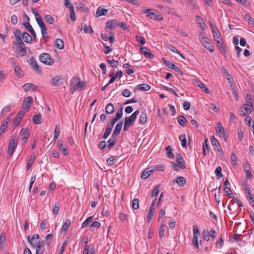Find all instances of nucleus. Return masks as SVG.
Segmentation results:
<instances>
[{
    "mask_svg": "<svg viewBox=\"0 0 254 254\" xmlns=\"http://www.w3.org/2000/svg\"><path fill=\"white\" fill-rule=\"evenodd\" d=\"M212 31L213 33V38L216 41H217V40L222 39L221 38V34L218 28H216L212 29Z\"/></svg>",
    "mask_w": 254,
    "mask_h": 254,
    "instance_id": "25",
    "label": "nucleus"
},
{
    "mask_svg": "<svg viewBox=\"0 0 254 254\" xmlns=\"http://www.w3.org/2000/svg\"><path fill=\"white\" fill-rule=\"evenodd\" d=\"M176 162L178 165L179 166V168L182 169H184L186 168L185 161L180 154H177L176 155Z\"/></svg>",
    "mask_w": 254,
    "mask_h": 254,
    "instance_id": "15",
    "label": "nucleus"
},
{
    "mask_svg": "<svg viewBox=\"0 0 254 254\" xmlns=\"http://www.w3.org/2000/svg\"><path fill=\"white\" fill-rule=\"evenodd\" d=\"M117 141V138L116 136L112 137L111 138L108 140L107 143V147L109 149H111L113 147L114 145L115 144Z\"/></svg>",
    "mask_w": 254,
    "mask_h": 254,
    "instance_id": "38",
    "label": "nucleus"
},
{
    "mask_svg": "<svg viewBox=\"0 0 254 254\" xmlns=\"http://www.w3.org/2000/svg\"><path fill=\"white\" fill-rule=\"evenodd\" d=\"M215 130L219 137L223 138L225 141H227L228 136L226 134L225 129L220 122L216 124Z\"/></svg>",
    "mask_w": 254,
    "mask_h": 254,
    "instance_id": "7",
    "label": "nucleus"
},
{
    "mask_svg": "<svg viewBox=\"0 0 254 254\" xmlns=\"http://www.w3.org/2000/svg\"><path fill=\"white\" fill-rule=\"evenodd\" d=\"M55 46L56 47L59 49H63L64 48V41L61 39H57L55 42Z\"/></svg>",
    "mask_w": 254,
    "mask_h": 254,
    "instance_id": "35",
    "label": "nucleus"
},
{
    "mask_svg": "<svg viewBox=\"0 0 254 254\" xmlns=\"http://www.w3.org/2000/svg\"><path fill=\"white\" fill-rule=\"evenodd\" d=\"M41 115L40 114L35 115L33 117V122L36 125H39L41 123Z\"/></svg>",
    "mask_w": 254,
    "mask_h": 254,
    "instance_id": "42",
    "label": "nucleus"
},
{
    "mask_svg": "<svg viewBox=\"0 0 254 254\" xmlns=\"http://www.w3.org/2000/svg\"><path fill=\"white\" fill-rule=\"evenodd\" d=\"M58 142L59 148L60 150L64 155H67L68 154V151L66 148V147L64 145L63 141L59 140Z\"/></svg>",
    "mask_w": 254,
    "mask_h": 254,
    "instance_id": "23",
    "label": "nucleus"
},
{
    "mask_svg": "<svg viewBox=\"0 0 254 254\" xmlns=\"http://www.w3.org/2000/svg\"><path fill=\"white\" fill-rule=\"evenodd\" d=\"M6 236L3 233L0 235V247L3 248L5 245Z\"/></svg>",
    "mask_w": 254,
    "mask_h": 254,
    "instance_id": "48",
    "label": "nucleus"
},
{
    "mask_svg": "<svg viewBox=\"0 0 254 254\" xmlns=\"http://www.w3.org/2000/svg\"><path fill=\"white\" fill-rule=\"evenodd\" d=\"M62 82L61 76L57 75L54 77L51 81V84L55 86L60 85Z\"/></svg>",
    "mask_w": 254,
    "mask_h": 254,
    "instance_id": "21",
    "label": "nucleus"
},
{
    "mask_svg": "<svg viewBox=\"0 0 254 254\" xmlns=\"http://www.w3.org/2000/svg\"><path fill=\"white\" fill-rule=\"evenodd\" d=\"M33 99L31 96L26 97L22 103V107L23 109L28 111L33 103Z\"/></svg>",
    "mask_w": 254,
    "mask_h": 254,
    "instance_id": "10",
    "label": "nucleus"
},
{
    "mask_svg": "<svg viewBox=\"0 0 254 254\" xmlns=\"http://www.w3.org/2000/svg\"><path fill=\"white\" fill-rule=\"evenodd\" d=\"M106 112L108 114H111L114 112V106L112 103H109L106 107Z\"/></svg>",
    "mask_w": 254,
    "mask_h": 254,
    "instance_id": "40",
    "label": "nucleus"
},
{
    "mask_svg": "<svg viewBox=\"0 0 254 254\" xmlns=\"http://www.w3.org/2000/svg\"><path fill=\"white\" fill-rule=\"evenodd\" d=\"M101 226V223L98 221H94L93 222L92 224L90 226V231H94V228H96L97 229H98Z\"/></svg>",
    "mask_w": 254,
    "mask_h": 254,
    "instance_id": "54",
    "label": "nucleus"
},
{
    "mask_svg": "<svg viewBox=\"0 0 254 254\" xmlns=\"http://www.w3.org/2000/svg\"><path fill=\"white\" fill-rule=\"evenodd\" d=\"M140 52L144 55V56L149 59H153L154 55L150 52V51L146 47H141L139 49Z\"/></svg>",
    "mask_w": 254,
    "mask_h": 254,
    "instance_id": "16",
    "label": "nucleus"
},
{
    "mask_svg": "<svg viewBox=\"0 0 254 254\" xmlns=\"http://www.w3.org/2000/svg\"><path fill=\"white\" fill-rule=\"evenodd\" d=\"M36 156L35 155H31L30 159H29L26 166L27 170H29L34 162Z\"/></svg>",
    "mask_w": 254,
    "mask_h": 254,
    "instance_id": "45",
    "label": "nucleus"
},
{
    "mask_svg": "<svg viewBox=\"0 0 254 254\" xmlns=\"http://www.w3.org/2000/svg\"><path fill=\"white\" fill-rule=\"evenodd\" d=\"M223 239L222 237L219 238L218 240L216 242L215 247L217 249H221L223 246Z\"/></svg>",
    "mask_w": 254,
    "mask_h": 254,
    "instance_id": "60",
    "label": "nucleus"
},
{
    "mask_svg": "<svg viewBox=\"0 0 254 254\" xmlns=\"http://www.w3.org/2000/svg\"><path fill=\"white\" fill-rule=\"evenodd\" d=\"M159 186H157L154 190H153L151 193V197H155V198H157V197L158 195L159 192Z\"/></svg>",
    "mask_w": 254,
    "mask_h": 254,
    "instance_id": "63",
    "label": "nucleus"
},
{
    "mask_svg": "<svg viewBox=\"0 0 254 254\" xmlns=\"http://www.w3.org/2000/svg\"><path fill=\"white\" fill-rule=\"evenodd\" d=\"M123 107L121 106L118 110L117 112L116 113V116L115 117L118 121L123 116Z\"/></svg>",
    "mask_w": 254,
    "mask_h": 254,
    "instance_id": "58",
    "label": "nucleus"
},
{
    "mask_svg": "<svg viewBox=\"0 0 254 254\" xmlns=\"http://www.w3.org/2000/svg\"><path fill=\"white\" fill-rule=\"evenodd\" d=\"M217 45L221 52V53H222L223 55H225L226 53V48L224 45V44L223 43V40L222 39H221V40H217Z\"/></svg>",
    "mask_w": 254,
    "mask_h": 254,
    "instance_id": "24",
    "label": "nucleus"
},
{
    "mask_svg": "<svg viewBox=\"0 0 254 254\" xmlns=\"http://www.w3.org/2000/svg\"><path fill=\"white\" fill-rule=\"evenodd\" d=\"M123 107L121 106L118 110L117 112L116 113V116L115 117L118 121L123 116Z\"/></svg>",
    "mask_w": 254,
    "mask_h": 254,
    "instance_id": "59",
    "label": "nucleus"
},
{
    "mask_svg": "<svg viewBox=\"0 0 254 254\" xmlns=\"http://www.w3.org/2000/svg\"><path fill=\"white\" fill-rule=\"evenodd\" d=\"M123 124V122L121 121L116 125L115 128L113 132L112 133V137L116 136L120 133L122 128Z\"/></svg>",
    "mask_w": 254,
    "mask_h": 254,
    "instance_id": "19",
    "label": "nucleus"
},
{
    "mask_svg": "<svg viewBox=\"0 0 254 254\" xmlns=\"http://www.w3.org/2000/svg\"><path fill=\"white\" fill-rule=\"evenodd\" d=\"M39 60L42 63L49 65H53L55 62L54 60L51 58V55L46 53H42L40 55Z\"/></svg>",
    "mask_w": 254,
    "mask_h": 254,
    "instance_id": "5",
    "label": "nucleus"
},
{
    "mask_svg": "<svg viewBox=\"0 0 254 254\" xmlns=\"http://www.w3.org/2000/svg\"><path fill=\"white\" fill-rule=\"evenodd\" d=\"M232 203V204L236 203L238 207H241L243 206V203L240 200L235 197H234L232 199V200L230 202V203Z\"/></svg>",
    "mask_w": 254,
    "mask_h": 254,
    "instance_id": "64",
    "label": "nucleus"
},
{
    "mask_svg": "<svg viewBox=\"0 0 254 254\" xmlns=\"http://www.w3.org/2000/svg\"><path fill=\"white\" fill-rule=\"evenodd\" d=\"M152 169L153 170V172L155 171H164L165 169V166L163 164H158L154 166L151 167Z\"/></svg>",
    "mask_w": 254,
    "mask_h": 254,
    "instance_id": "56",
    "label": "nucleus"
},
{
    "mask_svg": "<svg viewBox=\"0 0 254 254\" xmlns=\"http://www.w3.org/2000/svg\"><path fill=\"white\" fill-rule=\"evenodd\" d=\"M118 26V21L116 20H112L106 22V27L110 29H115Z\"/></svg>",
    "mask_w": 254,
    "mask_h": 254,
    "instance_id": "20",
    "label": "nucleus"
},
{
    "mask_svg": "<svg viewBox=\"0 0 254 254\" xmlns=\"http://www.w3.org/2000/svg\"><path fill=\"white\" fill-rule=\"evenodd\" d=\"M23 88L26 92L30 90L35 91L37 89V86L32 83H26L23 85Z\"/></svg>",
    "mask_w": 254,
    "mask_h": 254,
    "instance_id": "18",
    "label": "nucleus"
},
{
    "mask_svg": "<svg viewBox=\"0 0 254 254\" xmlns=\"http://www.w3.org/2000/svg\"><path fill=\"white\" fill-rule=\"evenodd\" d=\"M41 32L43 40L45 42V43H46L48 41L49 38V36L47 31V27H45L44 28H41Z\"/></svg>",
    "mask_w": 254,
    "mask_h": 254,
    "instance_id": "36",
    "label": "nucleus"
},
{
    "mask_svg": "<svg viewBox=\"0 0 254 254\" xmlns=\"http://www.w3.org/2000/svg\"><path fill=\"white\" fill-rule=\"evenodd\" d=\"M29 61H30V64L33 69H34L35 70H36L37 71L40 70V67H39V65H38V64L36 62V61L34 59V58L33 57H31L30 58Z\"/></svg>",
    "mask_w": 254,
    "mask_h": 254,
    "instance_id": "28",
    "label": "nucleus"
},
{
    "mask_svg": "<svg viewBox=\"0 0 254 254\" xmlns=\"http://www.w3.org/2000/svg\"><path fill=\"white\" fill-rule=\"evenodd\" d=\"M60 204L58 202H55L53 205L52 208V213L55 215H57L59 214L60 211Z\"/></svg>",
    "mask_w": 254,
    "mask_h": 254,
    "instance_id": "32",
    "label": "nucleus"
},
{
    "mask_svg": "<svg viewBox=\"0 0 254 254\" xmlns=\"http://www.w3.org/2000/svg\"><path fill=\"white\" fill-rule=\"evenodd\" d=\"M142 11L146 13V16L150 19L158 20H162L163 19L161 14L154 9L142 8Z\"/></svg>",
    "mask_w": 254,
    "mask_h": 254,
    "instance_id": "4",
    "label": "nucleus"
},
{
    "mask_svg": "<svg viewBox=\"0 0 254 254\" xmlns=\"http://www.w3.org/2000/svg\"><path fill=\"white\" fill-rule=\"evenodd\" d=\"M22 37L26 43H30L32 41V37L26 32L23 33Z\"/></svg>",
    "mask_w": 254,
    "mask_h": 254,
    "instance_id": "31",
    "label": "nucleus"
},
{
    "mask_svg": "<svg viewBox=\"0 0 254 254\" xmlns=\"http://www.w3.org/2000/svg\"><path fill=\"white\" fill-rule=\"evenodd\" d=\"M24 115H25V111H19L16 115V116L13 121V126H15V127H17V126H18L21 119L24 116Z\"/></svg>",
    "mask_w": 254,
    "mask_h": 254,
    "instance_id": "13",
    "label": "nucleus"
},
{
    "mask_svg": "<svg viewBox=\"0 0 254 254\" xmlns=\"http://www.w3.org/2000/svg\"><path fill=\"white\" fill-rule=\"evenodd\" d=\"M113 127L111 126L110 125H109V124H108L107 125V127H106L105 131V132L103 134V137L104 139H106L109 136V135H110V134L111 132Z\"/></svg>",
    "mask_w": 254,
    "mask_h": 254,
    "instance_id": "37",
    "label": "nucleus"
},
{
    "mask_svg": "<svg viewBox=\"0 0 254 254\" xmlns=\"http://www.w3.org/2000/svg\"><path fill=\"white\" fill-rule=\"evenodd\" d=\"M178 123L183 127H185V123L187 122V119L183 116H179L177 118Z\"/></svg>",
    "mask_w": 254,
    "mask_h": 254,
    "instance_id": "44",
    "label": "nucleus"
},
{
    "mask_svg": "<svg viewBox=\"0 0 254 254\" xmlns=\"http://www.w3.org/2000/svg\"><path fill=\"white\" fill-rule=\"evenodd\" d=\"M155 213V208L150 207L149 209V212L147 215V221L148 222H150L152 216L154 215Z\"/></svg>",
    "mask_w": 254,
    "mask_h": 254,
    "instance_id": "51",
    "label": "nucleus"
},
{
    "mask_svg": "<svg viewBox=\"0 0 254 254\" xmlns=\"http://www.w3.org/2000/svg\"><path fill=\"white\" fill-rule=\"evenodd\" d=\"M253 105L252 104H244L243 106L241 108V116L245 117L247 114H249L252 112Z\"/></svg>",
    "mask_w": 254,
    "mask_h": 254,
    "instance_id": "9",
    "label": "nucleus"
},
{
    "mask_svg": "<svg viewBox=\"0 0 254 254\" xmlns=\"http://www.w3.org/2000/svg\"><path fill=\"white\" fill-rule=\"evenodd\" d=\"M139 113V111L136 110L130 117H128V126L135 120L136 116Z\"/></svg>",
    "mask_w": 254,
    "mask_h": 254,
    "instance_id": "30",
    "label": "nucleus"
},
{
    "mask_svg": "<svg viewBox=\"0 0 254 254\" xmlns=\"http://www.w3.org/2000/svg\"><path fill=\"white\" fill-rule=\"evenodd\" d=\"M152 172H153V170L152 169L151 167L147 168L143 171L140 177L142 179H145L147 178Z\"/></svg>",
    "mask_w": 254,
    "mask_h": 254,
    "instance_id": "22",
    "label": "nucleus"
},
{
    "mask_svg": "<svg viewBox=\"0 0 254 254\" xmlns=\"http://www.w3.org/2000/svg\"><path fill=\"white\" fill-rule=\"evenodd\" d=\"M17 51L16 54L20 57H22L26 55V49L24 48H17Z\"/></svg>",
    "mask_w": 254,
    "mask_h": 254,
    "instance_id": "43",
    "label": "nucleus"
},
{
    "mask_svg": "<svg viewBox=\"0 0 254 254\" xmlns=\"http://www.w3.org/2000/svg\"><path fill=\"white\" fill-rule=\"evenodd\" d=\"M174 183H176L177 184L181 187H183L186 184V180L183 177H178Z\"/></svg>",
    "mask_w": 254,
    "mask_h": 254,
    "instance_id": "29",
    "label": "nucleus"
},
{
    "mask_svg": "<svg viewBox=\"0 0 254 254\" xmlns=\"http://www.w3.org/2000/svg\"><path fill=\"white\" fill-rule=\"evenodd\" d=\"M93 216H90L87 219H86L82 224L81 228H84L88 226V225L93 220Z\"/></svg>",
    "mask_w": 254,
    "mask_h": 254,
    "instance_id": "50",
    "label": "nucleus"
},
{
    "mask_svg": "<svg viewBox=\"0 0 254 254\" xmlns=\"http://www.w3.org/2000/svg\"><path fill=\"white\" fill-rule=\"evenodd\" d=\"M21 143L22 145H23L25 143L27 138L29 137L30 133L28 131V129H27V128H26V129L22 128L21 130Z\"/></svg>",
    "mask_w": 254,
    "mask_h": 254,
    "instance_id": "14",
    "label": "nucleus"
},
{
    "mask_svg": "<svg viewBox=\"0 0 254 254\" xmlns=\"http://www.w3.org/2000/svg\"><path fill=\"white\" fill-rule=\"evenodd\" d=\"M108 10L105 8L99 7L96 12V15L97 17L101 16L102 15H105L107 13Z\"/></svg>",
    "mask_w": 254,
    "mask_h": 254,
    "instance_id": "34",
    "label": "nucleus"
},
{
    "mask_svg": "<svg viewBox=\"0 0 254 254\" xmlns=\"http://www.w3.org/2000/svg\"><path fill=\"white\" fill-rule=\"evenodd\" d=\"M193 84L195 85H197L206 93H209V89L207 88L205 85L203 84L201 81L196 79L193 81Z\"/></svg>",
    "mask_w": 254,
    "mask_h": 254,
    "instance_id": "17",
    "label": "nucleus"
},
{
    "mask_svg": "<svg viewBox=\"0 0 254 254\" xmlns=\"http://www.w3.org/2000/svg\"><path fill=\"white\" fill-rule=\"evenodd\" d=\"M84 85V82L80 80V78L78 76H74L72 78L71 81L70 91L72 92H73L74 90L80 91L82 90Z\"/></svg>",
    "mask_w": 254,
    "mask_h": 254,
    "instance_id": "2",
    "label": "nucleus"
},
{
    "mask_svg": "<svg viewBox=\"0 0 254 254\" xmlns=\"http://www.w3.org/2000/svg\"><path fill=\"white\" fill-rule=\"evenodd\" d=\"M121 205L123 210H120L119 212V219L121 222H124L127 220V215L124 212L123 204L121 203Z\"/></svg>",
    "mask_w": 254,
    "mask_h": 254,
    "instance_id": "26",
    "label": "nucleus"
},
{
    "mask_svg": "<svg viewBox=\"0 0 254 254\" xmlns=\"http://www.w3.org/2000/svg\"><path fill=\"white\" fill-rule=\"evenodd\" d=\"M132 207L134 210H137L139 208V200L137 198H135L132 202Z\"/></svg>",
    "mask_w": 254,
    "mask_h": 254,
    "instance_id": "62",
    "label": "nucleus"
},
{
    "mask_svg": "<svg viewBox=\"0 0 254 254\" xmlns=\"http://www.w3.org/2000/svg\"><path fill=\"white\" fill-rule=\"evenodd\" d=\"M243 168L246 174V178L252 179L253 178V174L251 170V165L248 161H246L243 165Z\"/></svg>",
    "mask_w": 254,
    "mask_h": 254,
    "instance_id": "11",
    "label": "nucleus"
},
{
    "mask_svg": "<svg viewBox=\"0 0 254 254\" xmlns=\"http://www.w3.org/2000/svg\"><path fill=\"white\" fill-rule=\"evenodd\" d=\"M211 141L214 150L216 151L217 154L222 156L223 152L218 140L214 136H212L211 137Z\"/></svg>",
    "mask_w": 254,
    "mask_h": 254,
    "instance_id": "6",
    "label": "nucleus"
},
{
    "mask_svg": "<svg viewBox=\"0 0 254 254\" xmlns=\"http://www.w3.org/2000/svg\"><path fill=\"white\" fill-rule=\"evenodd\" d=\"M147 121V116L145 113L142 112L139 116V123L141 124H144Z\"/></svg>",
    "mask_w": 254,
    "mask_h": 254,
    "instance_id": "41",
    "label": "nucleus"
},
{
    "mask_svg": "<svg viewBox=\"0 0 254 254\" xmlns=\"http://www.w3.org/2000/svg\"><path fill=\"white\" fill-rule=\"evenodd\" d=\"M27 241L29 242V243L31 245L32 247L34 245V243L33 242V240L35 239H37V241H38L39 239V235L37 234H34L32 238H30L29 236H28L27 237Z\"/></svg>",
    "mask_w": 254,
    "mask_h": 254,
    "instance_id": "33",
    "label": "nucleus"
},
{
    "mask_svg": "<svg viewBox=\"0 0 254 254\" xmlns=\"http://www.w3.org/2000/svg\"><path fill=\"white\" fill-rule=\"evenodd\" d=\"M164 63L168 67L174 69L175 71L179 73L182 75L183 74V72L181 69L177 66L175 65L174 64L171 63L170 61L165 60L164 61Z\"/></svg>",
    "mask_w": 254,
    "mask_h": 254,
    "instance_id": "12",
    "label": "nucleus"
},
{
    "mask_svg": "<svg viewBox=\"0 0 254 254\" xmlns=\"http://www.w3.org/2000/svg\"><path fill=\"white\" fill-rule=\"evenodd\" d=\"M165 227L166 225L163 223L161 224V225L160 226L158 232L159 236L160 238H162L164 236Z\"/></svg>",
    "mask_w": 254,
    "mask_h": 254,
    "instance_id": "47",
    "label": "nucleus"
},
{
    "mask_svg": "<svg viewBox=\"0 0 254 254\" xmlns=\"http://www.w3.org/2000/svg\"><path fill=\"white\" fill-rule=\"evenodd\" d=\"M70 220L69 219H66L64 223H63V224L62 225V231L66 232L68 230L69 227L70 226Z\"/></svg>",
    "mask_w": 254,
    "mask_h": 254,
    "instance_id": "39",
    "label": "nucleus"
},
{
    "mask_svg": "<svg viewBox=\"0 0 254 254\" xmlns=\"http://www.w3.org/2000/svg\"><path fill=\"white\" fill-rule=\"evenodd\" d=\"M150 89V86L149 85L146 84H140L135 88L134 91L135 89H137L141 91H149Z\"/></svg>",
    "mask_w": 254,
    "mask_h": 254,
    "instance_id": "27",
    "label": "nucleus"
},
{
    "mask_svg": "<svg viewBox=\"0 0 254 254\" xmlns=\"http://www.w3.org/2000/svg\"><path fill=\"white\" fill-rule=\"evenodd\" d=\"M179 139L182 142V146L184 147H187L186 136L185 133L182 134L179 136Z\"/></svg>",
    "mask_w": 254,
    "mask_h": 254,
    "instance_id": "46",
    "label": "nucleus"
},
{
    "mask_svg": "<svg viewBox=\"0 0 254 254\" xmlns=\"http://www.w3.org/2000/svg\"><path fill=\"white\" fill-rule=\"evenodd\" d=\"M18 139L19 138L16 134H13L11 136L7 149L8 158H10L13 155L14 150L17 145Z\"/></svg>",
    "mask_w": 254,
    "mask_h": 254,
    "instance_id": "1",
    "label": "nucleus"
},
{
    "mask_svg": "<svg viewBox=\"0 0 254 254\" xmlns=\"http://www.w3.org/2000/svg\"><path fill=\"white\" fill-rule=\"evenodd\" d=\"M202 234H203V238L205 240H206L207 241H208L209 240H210V233H209V231L208 230H203Z\"/></svg>",
    "mask_w": 254,
    "mask_h": 254,
    "instance_id": "61",
    "label": "nucleus"
},
{
    "mask_svg": "<svg viewBox=\"0 0 254 254\" xmlns=\"http://www.w3.org/2000/svg\"><path fill=\"white\" fill-rule=\"evenodd\" d=\"M60 133V125H57L55 127V128L54 130V140L55 141L58 138L59 134Z\"/></svg>",
    "mask_w": 254,
    "mask_h": 254,
    "instance_id": "52",
    "label": "nucleus"
},
{
    "mask_svg": "<svg viewBox=\"0 0 254 254\" xmlns=\"http://www.w3.org/2000/svg\"><path fill=\"white\" fill-rule=\"evenodd\" d=\"M33 248H36V254H43L45 250V243L43 241H35L34 245L32 246Z\"/></svg>",
    "mask_w": 254,
    "mask_h": 254,
    "instance_id": "8",
    "label": "nucleus"
},
{
    "mask_svg": "<svg viewBox=\"0 0 254 254\" xmlns=\"http://www.w3.org/2000/svg\"><path fill=\"white\" fill-rule=\"evenodd\" d=\"M107 62L112 67H117L119 65V62L118 61L115 60L107 59Z\"/></svg>",
    "mask_w": 254,
    "mask_h": 254,
    "instance_id": "57",
    "label": "nucleus"
},
{
    "mask_svg": "<svg viewBox=\"0 0 254 254\" xmlns=\"http://www.w3.org/2000/svg\"><path fill=\"white\" fill-rule=\"evenodd\" d=\"M248 200L249 201L250 204L252 207H254V195L251 193L249 194H248L246 195Z\"/></svg>",
    "mask_w": 254,
    "mask_h": 254,
    "instance_id": "55",
    "label": "nucleus"
},
{
    "mask_svg": "<svg viewBox=\"0 0 254 254\" xmlns=\"http://www.w3.org/2000/svg\"><path fill=\"white\" fill-rule=\"evenodd\" d=\"M199 235H193V238H192V244L194 246V248L198 249L199 248V245H198V236Z\"/></svg>",
    "mask_w": 254,
    "mask_h": 254,
    "instance_id": "53",
    "label": "nucleus"
},
{
    "mask_svg": "<svg viewBox=\"0 0 254 254\" xmlns=\"http://www.w3.org/2000/svg\"><path fill=\"white\" fill-rule=\"evenodd\" d=\"M8 121H3L0 126V137L7 127Z\"/></svg>",
    "mask_w": 254,
    "mask_h": 254,
    "instance_id": "49",
    "label": "nucleus"
},
{
    "mask_svg": "<svg viewBox=\"0 0 254 254\" xmlns=\"http://www.w3.org/2000/svg\"><path fill=\"white\" fill-rule=\"evenodd\" d=\"M199 37V40L203 46L210 52H213L214 50V47L210 40L206 36L205 33H201Z\"/></svg>",
    "mask_w": 254,
    "mask_h": 254,
    "instance_id": "3",
    "label": "nucleus"
}]
</instances>
